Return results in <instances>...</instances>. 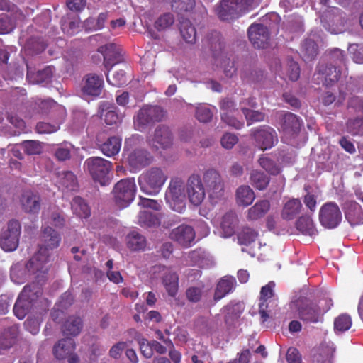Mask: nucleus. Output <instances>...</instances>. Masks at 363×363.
Masks as SVG:
<instances>
[{
  "label": "nucleus",
  "mask_w": 363,
  "mask_h": 363,
  "mask_svg": "<svg viewBox=\"0 0 363 363\" xmlns=\"http://www.w3.org/2000/svg\"><path fill=\"white\" fill-rule=\"evenodd\" d=\"M136 191L134 179L119 181L114 187L113 193L117 205L120 208L128 206L133 201Z\"/></svg>",
  "instance_id": "obj_10"
},
{
  "label": "nucleus",
  "mask_w": 363,
  "mask_h": 363,
  "mask_svg": "<svg viewBox=\"0 0 363 363\" xmlns=\"http://www.w3.org/2000/svg\"><path fill=\"white\" fill-rule=\"evenodd\" d=\"M215 107L211 108L206 104H199L196 108V118L202 123L210 121L213 117Z\"/></svg>",
  "instance_id": "obj_48"
},
{
  "label": "nucleus",
  "mask_w": 363,
  "mask_h": 363,
  "mask_svg": "<svg viewBox=\"0 0 363 363\" xmlns=\"http://www.w3.org/2000/svg\"><path fill=\"white\" fill-rule=\"evenodd\" d=\"M318 52V46L313 39L307 40L302 45L303 57L305 60H310L313 59Z\"/></svg>",
  "instance_id": "obj_51"
},
{
  "label": "nucleus",
  "mask_w": 363,
  "mask_h": 363,
  "mask_svg": "<svg viewBox=\"0 0 363 363\" xmlns=\"http://www.w3.org/2000/svg\"><path fill=\"white\" fill-rule=\"evenodd\" d=\"M319 220L325 228H336L342 220V213L338 206L333 202L325 203L320 209Z\"/></svg>",
  "instance_id": "obj_13"
},
{
  "label": "nucleus",
  "mask_w": 363,
  "mask_h": 363,
  "mask_svg": "<svg viewBox=\"0 0 363 363\" xmlns=\"http://www.w3.org/2000/svg\"><path fill=\"white\" fill-rule=\"evenodd\" d=\"M99 51L104 55V65L106 69L121 61V48L113 43H108L100 47Z\"/></svg>",
  "instance_id": "obj_25"
},
{
  "label": "nucleus",
  "mask_w": 363,
  "mask_h": 363,
  "mask_svg": "<svg viewBox=\"0 0 363 363\" xmlns=\"http://www.w3.org/2000/svg\"><path fill=\"white\" fill-rule=\"evenodd\" d=\"M341 76V72L337 70L336 67H330L326 72L325 78V83L327 86L331 85L333 83L337 82Z\"/></svg>",
  "instance_id": "obj_62"
},
{
  "label": "nucleus",
  "mask_w": 363,
  "mask_h": 363,
  "mask_svg": "<svg viewBox=\"0 0 363 363\" xmlns=\"http://www.w3.org/2000/svg\"><path fill=\"white\" fill-rule=\"evenodd\" d=\"M250 184L258 190H264L269 183V177L264 172L253 170L250 175Z\"/></svg>",
  "instance_id": "obj_41"
},
{
  "label": "nucleus",
  "mask_w": 363,
  "mask_h": 363,
  "mask_svg": "<svg viewBox=\"0 0 363 363\" xmlns=\"http://www.w3.org/2000/svg\"><path fill=\"white\" fill-rule=\"evenodd\" d=\"M169 237L184 247H189L194 243L196 233L192 226L180 225L172 230Z\"/></svg>",
  "instance_id": "obj_20"
},
{
  "label": "nucleus",
  "mask_w": 363,
  "mask_h": 363,
  "mask_svg": "<svg viewBox=\"0 0 363 363\" xmlns=\"http://www.w3.org/2000/svg\"><path fill=\"white\" fill-rule=\"evenodd\" d=\"M73 297L69 292L65 293L60 298L58 304L52 313V319L56 322H60V316L63 315L62 308H66L72 303Z\"/></svg>",
  "instance_id": "obj_42"
},
{
  "label": "nucleus",
  "mask_w": 363,
  "mask_h": 363,
  "mask_svg": "<svg viewBox=\"0 0 363 363\" xmlns=\"http://www.w3.org/2000/svg\"><path fill=\"white\" fill-rule=\"evenodd\" d=\"M72 209L74 214L82 218H86L90 215L88 205L80 197L74 198L72 202Z\"/></svg>",
  "instance_id": "obj_46"
},
{
  "label": "nucleus",
  "mask_w": 363,
  "mask_h": 363,
  "mask_svg": "<svg viewBox=\"0 0 363 363\" xmlns=\"http://www.w3.org/2000/svg\"><path fill=\"white\" fill-rule=\"evenodd\" d=\"M335 352L334 345L332 342L324 343L319 348V352L315 356L318 363H330Z\"/></svg>",
  "instance_id": "obj_44"
},
{
  "label": "nucleus",
  "mask_w": 363,
  "mask_h": 363,
  "mask_svg": "<svg viewBox=\"0 0 363 363\" xmlns=\"http://www.w3.org/2000/svg\"><path fill=\"white\" fill-rule=\"evenodd\" d=\"M242 111L245 116L248 125L254 122L262 121L264 118V115L262 113L246 108L245 106V101L242 102Z\"/></svg>",
  "instance_id": "obj_55"
},
{
  "label": "nucleus",
  "mask_w": 363,
  "mask_h": 363,
  "mask_svg": "<svg viewBox=\"0 0 363 363\" xmlns=\"http://www.w3.org/2000/svg\"><path fill=\"white\" fill-rule=\"evenodd\" d=\"M84 167L93 178L101 185L108 181V173L112 168L111 162L102 157H90L84 162Z\"/></svg>",
  "instance_id": "obj_9"
},
{
  "label": "nucleus",
  "mask_w": 363,
  "mask_h": 363,
  "mask_svg": "<svg viewBox=\"0 0 363 363\" xmlns=\"http://www.w3.org/2000/svg\"><path fill=\"white\" fill-rule=\"evenodd\" d=\"M150 274L153 279L162 278L163 284L169 296H174L176 295L178 289L177 274L172 273L169 269L161 265L153 267Z\"/></svg>",
  "instance_id": "obj_14"
},
{
  "label": "nucleus",
  "mask_w": 363,
  "mask_h": 363,
  "mask_svg": "<svg viewBox=\"0 0 363 363\" xmlns=\"http://www.w3.org/2000/svg\"><path fill=\"white\" fill-rule=\"evenodd\" d=\"M74 350V342L71 338L61 340L54 346L53 352L56 358L62 359L66 358Z\"/></svg>",
  "instance_id": "obj_34"
},
{
  "label": "nucleus",
  "mask_w": 363,
  "mask_h": 363,
  "mask_svg": "<svg viewBox=\"0 0 363 363\" xmlns=\"http://www.w3.org/2000/svg\"><path fill=\"white\" fill-rule=\"evenodd\" d=\"M236 281L234 277L225 276L220 279L217 284L214 294V299L219 301L229 293L232 292L235 287Z\"/></svg>",
  "instance_id": "obj_28"
},
{
  "label": "nucleus",
  "mask_w": 363,
  "mask_h": 363,
  "mask_svg": "<svg viewBox=\"0 0 363 363\" xmlns=\"http://www.w3.org/2000/svg\"><path fill=\"white\" fill-rule=\"evenodd\" d=\"M201 179L203 186L213 202H216L223 196L224 182L218 171L213 169H208L203 173Z\"/></svg>",
  "instance_id": "obj_7"
},
{
  "label": "nucleus",
  "mask_w": 363,
  "mask_h": 363,
  "mask_svg": "<svg viewBox=\"0 0 363 363\" xmlns=\"http://www.w3.org/2000/svg\"><path fill=\"white\" fill-rule=\"evenodd\" d=\"M220 111L222 121L228 126L236 129H240L243 126V121L235 117L238 111L235 109L234 103L231 100L226 99L221 101Z\"/></svg>",
  "instance_id": "obj_19"
},
{
  "label": "nucleus",
  "mask_w": 363,
  "mask_h": 363,
  "mask_svg": "<svg viewBox=\"0 0 363 363\" xmlns=\"http://www.w3.org/2000/svg\"><path fill=\"white\" fill-rule=\"evenodd\" d=\"M43 220L45 221L44 225L50 223L56 227H60L64 223V218L58 211H54L52 213L44 212Z\"/></svg>",
  "instance_id": "obj_54"
},
{
  "label": "nucleus",
  "mask_w": 363,
  "mask_h": 363,
  "mask_svg": "<svg viewBox=\"0 0 363 363\" xmlns=\"http://www.w3.org/2000/svg\"><path fill=\"white\" fill-rule=\"evenodd\" d=\"M15 28V23L11 17L7 15L0 18V34L9 33Z\"/></svg>",
  "instance_id": "obj_61"
},
{
  "label": "nucleus",
  "mask_w": 363,
  "mask_h": 363,
  "mask_svg": "<svg viewBox=\"0 0 363 363\" xmlns=\"http://www.w3.org/2000/svg\"><path fill=\"white\" fill-rule=\"evenodd\" d=\"M255 145L262 150L272 148L278 141L276 131L270 127L262 126L252 130Z\"/></svg>",
  "instance_id": "obj_15"
},
{
  "label": "nucleus",
  "mask_w": 363,
  "mask_h": 363,
  "mask_svg": "<svg viewBox=\"0 0 363 363\" xmlns=\"http://www.w3.org/2000/svg\"><path fill=\"white\" fill-rule=\"evenodd\" d=\"M126 243L127 247L131 250H144L146 247V239L137 231H132L126 237Z\"/></svg>",
  "instance_id": "obj_38"
},
{
  "label": "nucleus",
  "mask_w": 363,
  "mask_h": 363,
  "mask_svg": "<svg viewBox=\"0 0 363 363\" xmlns=\"http://www.w3.org/2000/svg\"><path fill=\"white\" fill-rule=\"evenodd\" d=\"M281 128L285 134L294 135L301 127V121L298 117L291 113H281Z\"/></svg>",
  "instance_id": "obj_27"
},
{
  "label": "nucleus",
  "mask_w": 363,
  "mask_h": 363,
  "mask_svg": "<svg viewBox=\"0 0 363 363\" xmlns=\"http://www.w3.org/2000/svg\"><path fill=\"white\" fill-rule=\"evenodd\" d=\"M138 205L145 208L140 211L138 215V223L140 226L149 228L159 225L158 217L148 208L158 211L161 206L160 203L156 200L140 197Z\"/></svg>",
  "instance_id": "obj_12"
},
{
  "label": "nucleus",
  "mask_w": 363,
  "mask_h": 363,
  "mask_svg": "<svg viewBox=\"0 0 363 363\" xmlns=\"http://www.w3.org/2000/svg\"><path fill=\"white\" fill-rule=\"evenodd\" d=\"M188 258L191 264L198 265L200 267H207L212 262L209 255L201 250L191 252L188 255Z\"/></svg>",
  "instance_id": "obj_40"
},
{
  "label": "nucleus",
  "mask_w": 363,
  "mask_h": 363,
  "mask_svg": "<svg viewBox=\"0 0 363 363\" xmlns=\"http://www.w3.org/2000/svg\"><path fill=\"white\" fill-rule=\"evenodd\" d=\"M186 192L189 200L194 206H199L206 197L205 189L199 175H191L187 182Z\"/></svg>",
  "instance_id": "obj_17"
},
{
  "label": "nucleus",
  "mask_w": 363,
  "mask_h": 363,
  "mask_svg": "<svg viewBox=\"0 0 363 363\" xmlns=\"http://www.w3.org/2000/svg\"><path fill=\"white\" fill-rule=\"evenodd\" d=\"M164 111L159 106H143L134 117V127L137 130L143 131L151 123L160 121Z\"/></svg>",
  "instance_id": "obj_11"
},
{
  "label": "nucleus",
  "mask_w": 363,
  "mask_h": 363,
  "mask_svg": "<svg viewBox=\"0 0 363 363\" xmlns=\"http://www.w3.org/2000/svg\"><path fill=\"white\" fill-rule=\"evenodd\" d=\"M21 225L16 220L9 223L6 230L2 232L0 238L1 248L6 252L15 250L18 245Z\"/></svg>",
  "instance_id": "obj_16"
},
{
  "label": "nucleus",
  "mask_w": 363,
  "mask_h": 363,
  "mask_svg": "<svg viewBox=\"0 0 363 363\" xmlns=\"http://www.w3.org/2000/svg\"><path fill=\"white\" fill-rule=\"evenodd\" d=\"M23 208L29 213H37L40 210V199L37 194L31 191L25 192L21 200Z\"/></svg>",
  "instance_id": "obj_35"
},
{
  "label": "nucleus",
  "mask_w": 363,
  "mask_h": 363,
  "mask_svg": "<svg viewBox=\"0 0 363 363\" xmlns=\"http://www.w3.org/2000/svg\"><path fill=\"white\" fill-rule=\"evenodd\" d=\"M82 328V320L79 318H69L64 325V333L67 335H77Z\"/></svg>",
  "instance_id": "obj_50"
},
{
  "label": "nucleus",
  "mask_w": 363,
  "mask_h": 363,
  "mask_svg": "<svg viewBox=\"0 0 363 363\" xmlns=\"http://www.w3.org/2000/svg\"><path fill=\"white\" fill-rule=\"evenodd\" d=\"M248 36L255 48H265L268 45L267 28L261 24H252L248 29Z\"/></svg>",
  "instance_id": "obj_24"
},
{
  "label": "nucleus",
  "mask_w": 363,
  "mask_h": 363,
  "mask_svg": "<svg viewBox=\"0 0 363 363\" xmlns=\"http://www.w3.org/2000/svg\"><path fill=\"white\" fill-rule=\"evenodd\" d=\"M345 218L352 225L363 223V213L361 206L355 201H349L345 204Z\"/></svg>",
  "instance_id": "obj_29"
},
{
  "label": "nucleus",
  "mask_w": 363,
  "mask_h": 363,
  "mask_svg": "<svg viewBox=\"0 0 363 363\" xmlns=\"http://www.w3.org/2000/svg\"><path fill=\"white\" fill-rule=\"evenodd\" d=\"M21 146L25 152L28 155L40 154L43 150L41 143L35 140L24 141L21 144Z\"/></svg>",
  "instance_id": "obj_57"
},
{
  "label": "nucleus",
  "mask_w": 363,
  "mask_h": 363,
  "mask_svg": "<svg viewBox=\"0 0 363 363\" xmlns=\"http://www.w3.org/2000/svg\"><path fill=\"white\" fill-rule=\"evenodd\" d=\"M54 69L52 67H47L43 70L33 72L30 67H28L27 79L32 84H41L50 81L53 75Z\"/></svg>",
  "instance_id": "obj_33"
},
{
  "label": "nucleus",
  "mask_w": 363,
  "mask_h": 363,
  "mask_svg": "<svg viewBox=\"0 0 363 363\" xmlns=\"http://www.w3.org/2000/svg\"><path fill=\"white\" fill-rule=\"evenodd\" d=\"M121 147V138L118 137H111L101 146L102 152L108 156L111 157L118 154Z\"/></svg>",
  "instance_id": "obj_39"
},
{
  "label": "nucleus",
  "mask_w": 363,
  "mask_h": 363,
  "mask_svg": "<svg viewBox=\"0 0 363 363\" xmlns=\"http://www.w3.org/2000/svg\"><path fill=\"white\" fill-rule=\"evenodd\" d=\"M101 116L107 125H113L118 123L121 117L116 113V108L111 104H104L101 106Z\"/></svg>",
  "instance_id": "obj_43"
},
{
  "label": "nucleus",
  "mask_w": 363,
  "mask_h": 363,
  "mask_svg": "<svg viewBox=\"0 0 363 363\" xmlns=\"http://www.w3.org/2000/svg\"><path fill=\"white\" fill-rule=\"evenodd\" d=\"M270 203L267 200L257 201L247 211V219L256 220L263 217L269 210Z\"/></svg>",
  "instance_id": "obj_36"
},
{
  "label": "nucleus",
  "mask_w": 363,
  "mask_h": 363,
  "mask_svg": "<svg viewBox=\"0 0 363 363\" xmlns=\"http://www.w3.org/2000/svg\"><path fill=\"white\" fill-rule=\"evenodd\" d=\"M321 21L325 29L331 33L337 34L347 30V26L338 9H330L325 13Z\"/></svg>",
  "instance_id": "obj_18"
},
{
  "label": "nucleus",
  "mask_w": 363,
  "mask_h": 363,
  "mask_svg": "<svg viewBox=\"0 0 363 363\" xmlns=\"http://www.w3.org/2000/svg\"><path fill=\"white\" fill-rule=\"evenodd\" d=\"M301 208V203L298 199H291L285 203L282 211V216L285 219L290 220L299 212Z\"/></svg>",
  "instance_id": "obj_45"
},
{
  "label": "nucleus",
  "mask_w": 363,
  "mask_h": 363,
  "mask_svg": "<svg viewBox=\"0 0 363 363\" xmlns=\"http://www.w3.org/2000/svg\"><path fill=\"white\" fill-rule=\"evenodd\" d=\"M165 199L169 207L179 213L186 208V194L183 182L180 179H172L165 194Z\"/></svg>",
  "instance_id": "obj_8"
},
{
  "label": "nucleus",
  "mask_w": 363,
  "mask_h": 363,
  "mask_svg": "<svg viewBox=\"0 0 363 363\" xmlns=\"http://www.w3.org/2000/svg\"><path fill=\"white\" fill-rule=\"evenodd\" d=\"M255 199V192L249 186L242 185L236 189L235 201L239 206H248L252 203Z\"/></svg>",
  "instance_id": "obj_31"
},
{
  "label": "nucleus",
  "mask_w": 363,
  "mask_h": 363,
  "mask_svg": "<svg viewBox=\"0 0 363 363\" xmlns=\"http://www.w3.org/2000/svg\"><path fill=\"white\" fill-rule=\"evenodd\" d=\"M104 79L102 75L96 74H86L82 84V93L84 95L98 96L101 93L104 87Z\"/></svg>",
  "instance_id": "obj_21"
},
{
  "label": "nucleus",
  "mask_w": 363,
  "mask_h": 363,
  "mask_svg": "<svg viewBox=\"0 0 363 363\" xmlns=\"http://www.w3.org/2000/svg\"><path fill=\"white\" fill-rule=\"evenodd\" d=\"M61 238L58 233L50 226H44L41 244L37 253L30 259L26 265V268L33 274H45L49 268L52 251L59 246Z\"/></svg>",
  "instance_id": "obj_1"
},
{
  "label": "nucleus",
  "mask_w": 363,
  "mask_h": 363,
  "mask_svg": "<svg viewBox=\"0 0 363 363\" xmlns=\"http://www.w3.org/2000/svg\"><path fill=\"white\" fill-rule=\"evenodd\" d=\"M296 228L303 234L311 236L315 234L313 222L308 216L301 217L296 223Z\"/></svg>",
  "instance_id": "obj_47"
},
{
  "label": "nucleus",
  "mask_w": 363,
  "mask_h": 363,
  "mask_svg": "<svg viewBox=\"0 0 363 363\" xmlns=\"http://www.w3.org/2000/svg\"><path fill=\"white\" fill-rule=\"evenodd\" d=\"M18 335L17 325L10 327L5 333H0V354L2 351L9 348L14 343Z\"/></svg>",
  "instance_id": "obj_37"
},
{
  "label": "nucleus",
  "mask_w": 363,
  "mask_h": 363,
  "mask_svg": "<svg viewBox=\"0 0 363 363\" xmlns=\"http://www.w3.org/2000/svg\"><path fill=\"white\" fill-rule=\"evenodd\" d=\"M257 237V233L252 229L250 228H245L238 235V242L240 245H244L245 246H250L253 245V246L250 247V250L249 253L252 256H255L257 254V249H261L260 243H255V240Z\"/></svg>",
  "instance_id": "obj_26"
},
{
  "label": "nucleus",
  "mask_w": 363,
  "mask_h": 363,
  "mask_svg": "<svg viewBox=\"0 0 363 363\" xmlns=\"http://www.w3.org/2000/svg\"><path fill=\"white\" fill-rule=\"evenodd\" d=\"M260 0H223L217 9L219 17L228 21L257 6Z\"/></svg>",
  "instance_id": "obj_5"
},
{
  "label": "nucleus",
  "mask_w": 363,
  "mask_h": 363,
  "mask_svg": "<svg viewBox=\"0 0 363 363\" xmlns=\"http://www.w3.org/2000/svg\"><path fill=\"white\" fill-rule=\"evenodd\" d=\"M275 286V284L273 281H270L269 284L265 285L261 289L260 291V300L261 303H259V314L261 315L262 321L265 322L269 315L266 311V308H267V305L265 302L270 298H272L274 295V288Z\"/></svg>",
  "instance_id": "obj_32"
},
{
  "label": "nucleus",
  "mask_w": 363,
  "mask_h": 363,
  "mask_svg": "<svg viewBox=\"0 0 363 363\" xmlns=\"http://www.w3.org/2000/svg\"><path fill=\"white\" fill-rule=\"evenodd\" d=\"M107 17V13H101L98 16L97 18H89L84 22V26L86 29L90 30L101 29L104 26Z\"/></svg>",
  "instance_id": "obj_49"
},
{
  "label": "nucleus",
  "mask_w": 363,
  "mask_h": 363,
  "mask_svg": "<svg viewBox=\"0 0 363 363\" xmlns=\"http://www.w3.org/2000/svg\"><path fill=\"white\" fill-rule=\"evenodd\" d=\"M168 178L166 172L160 168H152L138 178L141 191L148 195L158 194Z\"/></svg>",
  "instance_id": "obj_4"
},
{
  "label": "nucleus",
  "mask_w": 363,
  "mask_h": 363,
  "mask_svg": "<svg viewBox=\"0 0 363 363\" xmlns=\"http://www.w3.org/2000/svg\"><path fill=\"white\" fill-rule=\"evenodd\" d=\"M181 34L186 43H193L196 40V30L194 27L189 22H183L181 24Z\"/></svg>",
  "instance_id": "obj_52"
},
{
  "label": "nucleus",
  "mask_w": 363,
  "mask_h": 363,
  "mask_svg": "<svg viewBox=\"0 0 363 363\" xmlns=\"http://www.w3.org/2000/svg\"><path fill=\"white\" fill-rule=\"evenodd\" d=\"M40 295H41V288L38 285L24 286L13 307L15 315L20 320L24 318L31 307L32 302Z\"/></svg>",
  "instance_id": "obj_6"
},
{
  "label": "nucleus",
  "mask_w": 363,
  "mask_h": 363,
  "mask_svg": "<svg viewBox=\"0 0 363 363\" xmlns=\"http://www.w3.org/2000/svg\"><path fill=\"white\" fill-rule=\"evenodd\" d=\"M333 306L331 299L320 301L318 305L309 303L306 298H299L291 303V308L298 311L299 317L304 321L317 323L324 313Z\"/></svg>",
  "instance_id": "obj_3"
},
{
  "label": "nucleus",
  "mask_w": 363,
  "mask_h": 363,
  "mask_svg": "<svg viewBox=\"0 0 363 363\" xmlns=\"http://www.w3.org/2000/svg\"><path fill=\"white\" fill-rule=\"evenodd\" d=\"M106 79L108 82L114 86H122L126 82L125 72L123 70L115 72L111 77L107 74Z\"/></svg>",
  "instance_id": "obj_60"
},
{
  "label": "nucleus",
  "mask_w": 363,
  "mask_h": 363,
  "mask_svg": "<svg viewBox=\"0 0 363 363\" xmlns=\"http://www.w3.org/2000/svg\"><path fill=\"white\" fill-rule=\"evenodd\" d=\"M238 223V218L234 212H228L223 216L220 221L214 220V225H218V235L228 238L234 235Z\"/></svg>",
  "instance_id": "obj_23"
},
{
  "label": "nucleus",
  "mask_w": 363,
  "mask_h": 363,
  "mask_svg": "<svg viewBox=\"0 0 363 363\" xmlns=\"http://www.w3.org/2000/svg\"><path fill=\"white\" fill-rule=\"evenodd\" d=\"M259 165L268 172L274 174L279 172V168L268 157L262 155L259 159Z\"/></svg>",
  "instance_id": "obj_59"
},
{
  "label": "nucleus",
  "mask_w": 363,
  "mask_h": 363,
  "mask_svg": "<svg viewBox=\"0 0 363 363\" xmlns=\"http://www.w3.org/2000/svg\"><path fill=\"white\" fill-rule=\"evenodd\" d=\"M347 129L352 134H359L363 132V119L361 118L350 120L347 123Z\"/></svg>",
  "instance_id": "obj_64"
},
{
  "label": "nucleus",
  "mask_w": 363,
  "mask_h": 363,
  "mask_svg": "<svg viewBox=\"0 0 363 363\" xmlns=\"http://www.w3.org/2000/svg\"><path fill=\"white\" fill-rule=\"evenodd\" d=\"M57 183L59 189L63 192H69L77 189V178L71 172L59 173Z\"/></svg>",
  "instance_id": "obj_30"
},
{
  "label": "nucleus",
  "mask_w": 363,
  "mask_h": 363,
  "mask_svg": "<svg viewBox=\"0 0 363 363\" xmlns=\"http://www.w3.org/2000/svg\"><path fill=\"white\" fill-rule=\"evenodd\" d=\"M81 27V23L77 17L73 18L72 20L67 21L63 20L62 23V29L64 33L67 35H73L77 33Z\"/></svg>",
  "instance_id": "obj_56"
},
{
  "label": "nucleus",
  "mask_w": 363,
  "mask_h": 363,
  "mask_svg": "<svg viewBox=\"0 0 363 363\" xmlns=\"http://www.w3.org/2000/svg\"><path fill=\"white\" fill-rule=\"evenodd\" d=\"M174 23V16L171 13H164L157 19L155 23V28L159 30H164Z\"/></svg>",
  "instance_id": "obj_58"
},
{
  "label": "nucleus",
  "mask_w": 363,
  "mask_h": 363,
  "mask_svg": "<svg viewBox=\"0 0 363 363\" xmlns=\"http://www.w3.org/2000/svg\"><path fill=\"white\" fill-rule=\"evenodd\" d=\"M286 74L289 79L296 81L298 79L300 75V69L298 64L296 62L290 61L287 64Z\"/></svg>",
  "instance_id": "obj_63"
},
{
  "label": "nucleus",
  "mask_w": 363,
  "mask_h": 363,
  "mask_svg": "<svg viewBox=\"0 0 363 363\" xmlns=\"http://www.w3.org/2000/svg\"><path fill=\"white\" fill-rule=\"evenodd\" d=\"M141 142L139 135H135L125 140L123 153V160L133 171H137L150 164L151 155L143 150L133 149Z\"/></svg>",
  "instance_id": "obj_2"
},
{
  "label": "nucleus",
  "mask_w": 363,
  "mask_h": 363,
  "mask_svg": "<svg viewBox=\"0 0 363 363\" xmlns=\"http://www.w3.org/2000/svg\"><path fill=\"white\" fill-rule=\"evenodd\" d=\"M149 145L155 150L166 149L172 143V135L170 130L166 126L158 127L152 138H148Z\"/></svg>",
  "instance_id": "obj_22"
},
{
  "label": "nucleus",
  "mask_w": 363,
  "mask_h": 363,
  "mask_svg": "<svg viewBox=\"0 0 363 363\" xmlns=\"http://www.w3.org/2000/svg\"><path fill=\"white\" fill-rule=\"evenodd\" d=\"M352 320L347 315H340L334 322V328L336 333H342L350 328Z\"/></svg>",
  "instance_id": "obj_53"
}]
</instances>
